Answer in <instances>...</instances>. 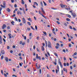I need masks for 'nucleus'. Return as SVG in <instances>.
<instances>
[{"label": "nucleus", "instance_id": "5701e85b", "mask_svg": "<svg viewBox=\"0 0 77 77\" xmlns=\"http://www.w3.org/2000/svg\"><path fill=\"white\" fill-rule=\"evenodd\" d=\"M40 5L42 7H43V3H42V2H40Z\"/></svg>", "mask_w": 77, "mask_h": 77}, {"label": "nucleus", "instance_id": "473e14b6", "mask_svg": "<svg viewBox=\"0 0 77 77\" xmlns=\"http://www.w3.org/2000/svg\"><path fill=\"white\" fill-rule=\"evenodd\" d=\"M31 28L33 30H35V29H34V28L32 26H31Z\"/></svg>", "mask_w": 77, "mask_h": 77}, {"label": "nucleus", "instance_id": "6e6d98bb", "mask_svg": "<svg viewBox=\"0 0 77 77\" xmlns=\"http://www.w3.org/2000/svg\"><path fill=\"white\" fill-rule=\"evenodd\" d=\"M12 76L13 77H17V76L16 75H13Z\"/></svg>", "mask_w": 77, "mask_h": 77}, {"label": "nucleus", "instance_id": "6ab92c4d", "mask_svg": "<svg viewBox=\"0 0 77 77\" xmlns=\"http://www.w3.org/2000/svg\"><path fill=\"white\" fill-rule=\"evenodd\" d=\"M8 36H9V38H10V39L12 38V37H11V36H12V35H11V34L10 33L9 34Z\"/></svg>", "mask_w": 77, "mask_h": 77}, {"label": "nucleus", "instance_id": "f3484780", "mask_svg": "<svg viewBox=\"0 0 77 77\" xmlns=\"http://www.w3.org/2000/svg\"><path fill=\"white\" fill-rule=\"evenodd\" d=\"M41 10H42V12H43V13H44V14H45V11H44V9H43V8L42 7L41 8Z\"/></svg>", "mask_w": 77, "mask_h": 77}, {"label": "nucleus", "instance_id": "b1692460", "mask_svg": "<svg viewBox=\"0 0 77 77\" xmlns=\"http://www.w3.org/2000/svg\"><path fill=\"white\" fill-rule=\"evenodd\" d=\"M66 16H67V17H68L69 18H71V16L69 14H66Z\"/></svg>", "mask_w": 77, "mask_h": 77}, {"label": "nucleus", "instance_id": "f03ea898", "mask_svg": "<svg viewBox=\"0 0 77 77\" xmlns=\"http://www.w3.org/2000/svg\"><path fill=\"white\" fill-rule=\"evenodd\" d=\"M3 5L2 4L1 5V7H2V8H5V7H6L5 6V5H6V2L5 1H4L3 2Z\"/></svg>", "mask_w": 77, "mask_h": 77}, {"label": "nucleus", "instance_id": "aec40b11", "mask_svg": "<svg viewBox=\"0 0 77 77\" xmlns=\"http://www.w3.org/2000/svg\"><path fill=\"white\" fill-rule=\"evenodd\" d=\"M42 50L43 51L45 50V49H44V47L43 46H42Z\"/></svg>", "mask_w": 77, "mask_h": 77}, {"label": "nucleus", "instance_id": "3c124183", "mask_svg": "<svg viewBox=\"0 0 77 77\" xmlns=\"http://www.w3.org/2000/svg\"><path fill=\"white\" fill-rule=\"evenodd\" d=\"M55 48L56 49H58V48H59V46H55Z\"/></svg>", "mask_w": 77, "mask_h": 77}, {"label": "nucleus", "instance_id": "f257e3e1", "mask_svg": "<svg viewBox=\"0 0 77 77\" xmlns=\"http://www.w3.org/2000/svg\"><path fill=\"white\" fill-rule=\"evenodd\" d=\"M48 46L49 48H51V42L50 41H48Z\"/></svg>", "mask_w": 77, "mask_h": 77}, {"label": "nucleus", "instance_id": "7c9ffc66", "mask_svg": "<svg viewBox=\"0 0 77 77\" xmlns=\"http://www.w3.org/2000/svg\"><path fill=\"white\" fill-rule=\"evenodd\" d=\"M69 28L71 30L72 29V26H69Z\"/></svg>", "mask_w": 77, "mask_h": 77}, {"label": "nucleus", "instance_id": "ddd939ff", "mask_svg": "<svg viewBox=\"0 0 77 77\" xmlns=\"http://www.w3.org/2000/svg\"><path fill=\"white\" fill-rule=\"evenodd\" d=\"M6 27V25L5 24H3V26H2V29H4Z\"/></svg>", "mask_w": 77, "mask_h": 77}, {"label": "nucleus", "instance_id": "0eeeda50", "mask_svg": "<svg viewBox=\"0 0 77 77\" xmlns=\"http://www.w3.org/2000/svg\"><path fill=\"white\" fill-rule=\"evenodd\" d=\"M36 68L37 69H40V68H41V65H40V64L39 65L38 67V63H36Z\"/></svg>", "mask_w": 77, "mask_h": 77}, {"label": "nucleus", "instance_id": "864d4df0", "mask_svg": "<svg viewBox=\"0 0 77 77\" xmlns=\"http://www.w3.org/2000/svg\"><path fill=\"white\" fill-rule=\"evenodd\" d=\"M57 23L58 24H60V22H59L58 21H57Z\"/></svg>", "mask_w": 77, "mask_h": 77}, {"label": "nucleus", "instance_id": "4d7b16f0", "mask_svg": "<svg viewBox=\"0 0 77 77\" xmlns=\"http://www.w3.org/2000/svg\"><path fill=\"white\" fill-rule=\"evenodd\" d=\"M69 12H70V13H71V14H73V13H72V11H69Z\"/></svg>", "mask_w": 77, "mask_h": 77}, {"label": "nucleus", "instance_id": "e2e57ef3", "mask_svg": "<svg viewBox=\"0 0 77 77\" xmlns=\"http://www.w3.org/2000/svg\"><path fill=\"white\" fill-rule=\"evenodd\" d=\"M9 46H7V49H8V50H9Z\"/></svg>", "mask_w": 77, "mask_h": 77}, {"label": "nucleus", "instance_id": "a18cd8bd", "mask_svg": "<svg viewBox=\"0 0 77 77\" xmlns=\"http://www.w3.org/2000/svg\"><path fill=\"white\" fill-rule=\"evenodd\" d=\"M35 28L36 30H38V27H37V26H35Z\"/></svg>", "mask_w": 77, "mask_h": 77}, {"label": "nucleus", "instance_id": "13d9d810", "mask_svg": "<svg viewBox=\"0 0 77 77\" xmlns=\"http://www.w3.org/2000/svg\"><path fill=\"white\" fill-rule=\"evenodd\" d=\"M73 29L75 31H76V29L75 28L73 27Z\"/></svg>", "mask_w": 77, "mask_h": 77}, {"label": "nucleus", "instance_id": "e433bc0d", "mask_svg": "<svg viewBox=\"0 0 77 77\" xmlns=\"http://www.w3.org/2000/svg\"><path fill=\"white\" fill-rule=\"evenodd\" d=\"M3 57H4V56L2 55L1 57V60H3Z\"/></svg>", "mask_w": 77, "mask_h": 77}, {"label": "nucleus", "instance_id": "bb28decb", "mask_svg": "<svg viewBox=\"0 0 77 77\" xmlns=\"http://www.w3.org/2000/svg\"><path fill=\"white\" fill-rule=\"evenodd\" d=\"M45 43L46 44V47H47V42L46 40H45Z\"/></svg>", "mask_w": 77, "mask_h": 77}, {"label": "nucleus", "instance_id": "9d476101", "mask_svg": "<svg viewBox=\"0 0 77 77\" xmlns=\"http://www.w3.org/2000/svg\"><path fill=\"white\" fill-rule=\"evenodd\" d=\"M71 14L73 18H75V17H76V14L75 13H72Z\"/></svg>", "mask_w": 77, "mask_h": 77}, {"label": "nucleus", "instance_id": "9b49d317", "mask_svg": "<svg viewBox=\"0 0 77 77\" xmlns=\"http://www.w3.org/2000/svg\"><path fill=\"white\" fill-rule=\"evenodd\" d=\"M1 53L2 55H3V54H5V51L2 50L1 51Z\"/></svg>", "mask_w": 77, "mask_h": 77}, {"label": "nucleus", "instance_id": "4be33fe9", "mask_svg": "<svg viewBox=\"0 0 77 77\" xmlns=\"http://www.w3.org/2000/svg\"><path fill=\"white\" fill-rule=\"evenodd\" d=\"M7 11H8V12H9L11 11V10H10V9H9V8H7Z\"/></svg>", "mask_w": 77, "mask_h": 77}, {"label": "nucleus", "instance_id": "dca6fc26", "mask_svg": "<svg viewBox=\"0 0 77 77\" xmlns=\"http://www.w3.org/2000/svg\"><path fill=\"white\" fill-rule=\"evenodd\" d=\"M0 42L1 44H2V36H1V35H0Z\"/></svg>", "mask_w": 77, "mask_h": 77}, {"label": "nucleus", "instance_id": "c85d7f7f", "mask_svg": "<svg viewBox=\"0 0 77 77\" xmlns=\"http://www.w3.org/2000/svg\"><path fill=\"white\" fill-rule=\"evenodd\" d=\"M5 60H6V62H8V57H5Z\"/></svg>", "mask_w": 77, "mask_h": 77}, {"label": "nucleus", "instance_id": "2f4dec72", "mask_svg": "<svg viewBox=\"0 0 77 77\" xmlns=\"http://www.w3.org/2000/svg\"><path fill=\"white\" fill-rule=\"evenodd\" d=\"M43 33L44 34V35H45V36H47V32H43Z\"/></svg>", "mask_w": 77, "mask_h": 77}, {"label": "nucleus", "instance_id": "39448f33", "mask_svg": "<svg viewBox=\"0 0 77 77\" xmlns=\"http://www.w3.org/2000/svg\"><path fill=\"white\" fill-rule=\"evenodd\" d=\"M38 13L40 15H42V17H44V18H45V19H46V20H47V18L46 17H45L43 14H42L41 13V11L39 10L38 11Z\"/></svg>", "mask_w": 77, "mask_h": 77}, {"label": "nucleus", "instance_id": "6e6552de", "mask_svg": "<svg viewBox=\"0 0 77 77\" xmlns=\"http://www.w3.org/2000/svg\"><path fill=\"white\" fill-rule=\"evenodd\" d=\"M36 59H38L39 60H41V57L39 56L38 57V54H36Z\"/></svg>", "mask_w": 77, "mask_h": 77}, {"label": "nucleus", "instance_id": "5fc2aeb1", "mask_svg": "<svg viewBox=\"0 0 77 77\" xmlns=\"http://www.w3.org/2000/svg\"><path fill=\"white\" fill-rule=\"evenodd\" d=\"M39 38H40V37L39 36L37 37L36 38L37 40H38V39H39Z\"/></svg>", "mask_w": 77, "mask_h": 77}, {"label": "nucleus", "instance_id": "20e7f679", "mask_svg": "<svg viewBox=\"0 0 77 77\" xmlns=\"http://www.w3.org/2000/svg\"><path fill=\"white\" fill-rule=\"evenodd\" d=\"M38 13L40 15H42V17H44V18H45V19H46V20H47V18L46 17H45L43 14H42L41 13V11L39 10L38 11Z\"/></svg>", "mask_w": 77, "mask_h": 77}, {"label": "nucleus", "instance_id": "774afa93", "mask_svg": "<svg viewBox=\"0 0 77 77\" xmlns=\"http://www.w3.org/2000/svg\"><path fill=\"white\" fill-rule=\"evenodd\" d=\"M66 66H69V63H66Z\"/></svg>", "mask_w": 77, "mask_h": 77}, {"label": "nucleus", "instance_id": "c9c22d12", "mask_svg": "<svg viewBox=\"0 0 77 77\" xmlns=\"http://www.w3.org/2000/svg\"><path fill=\"white\" fill-rule=\"evenodd\" d=\"M66 21H70V19L69 18H66Z\"/></svg>", "mask_w": 77, "mask_h": 77}, {"label": "nucleus", "instance_id": "69168bd1", "mask_svg": "<svg viewBox=\"0 0 77 77\" xmlns=\"http://www.w3.org/2000/svg\"><path fill=\"white\" fill-rule=\"evenodd\" d=\"M14 6L15 8H17V4H15Z\"/></svg>", "mask_w": 77, "mask_h": 77}, {"label": "nucleus", "instance_id": "423d86ee", "mask_svg": "<svg viewBox=\"0 0 77 77\" xmlns=\"http://www.w3.org/2000/svg\"><path fill=\"white\" fill-rule=\"evenodd\" d=\"M58 60L59 62L58 63H60L61 67L63 68V66H62V63H61V62H60V59L58 58Z\"/></svg>", "mask_w": 77, "mask_h": 77}, {"label": "nucleus", "instance_id": "680f3d73", "mask_svg": "<svg viewBox=\"0 0 77 77\" xmlns=\"http://www.w3.org/2000/svg\"><path fill=\"white\" fill-rule=\"evenodd\" d=\"M14 11H18V8H16L15 10H14Z\"/></svg>", "mask_w": 77, "mask_h": 77}, {"label": "nucleus", "instance_id": "4c0bfd02", "mask_svg": "<svg viewBox=\"0 0 77 77\" xmlns=\"http://www.w3.org/2000/svg\"><path fill=\"white\" fill-rule=\"evenodd\" d=\"M34 3H35V4H36L37 6H38V3H37V2H34Z\"/></svg>", "mask_w": 77, "mask_h": 77}, {"label": "nucleus", "instance_id": "4468645a", "mask_svg": "<svg viewBox=\"0 0 77 77\" xmlns=\"http://www.w3.org/2000/svg\"><path fill=\"white\" fill-rule=\"evenodd\" d=\"M60 6L62 8H65V5H63V4H60Z\"/></svg>", "mask_w": 77, "mask_h": 77}, {"label": "nucleus", "instance_id": "ea45409f", "mask_svg": "<svg viewBox=\"0 0 77 77\" xmlns=\"http://www.w3.org/2000/svg\"><path fill=\"white\" fill-rule=\"evenodd\" d=\"M15 15H16L15 14H14L13 15H12L11 16L12 17H15Z\"/></svg>", "mask_w": 77, "mask_h": 77}, {"label": "nucleus", "instance_id": "c756f323", "mask_svg": "<svg viewBox=\"0 0 77 77\" xmlns=\"http://www.w3.org/2000/svg\"><path fill=\"white\" fill-rule=\"evenodd\" d=\"M22 3L23 5H24V1L23 0H21Z\"/></svg>", "mask_w": 77, "mask_h": 77}, {"label": "nucleus", "instance_id": "09e8293b", "mask_svg": "<svg viewBox=\"0 0 77 77\" xmlns=\"http://www.w3.org/2000/svg\"><path fill=\"white\" fill-rule=\"evenodd\" d=\"M27 29L28 31L30 30V28H27Z\"/></svg>", "mask_w": 77, "mask_h": 77}, {"label": "nucleus", "instance_id": "7ed1b4c3", "mask_svg": "<svg viewBox=\"0 0 77 77\" xmlns=\"http://www.w3.org/2000/svg\"><path fill=\"white\" fill-rule=\"evenodd\" d=\"M38 13L40 15H42V17H44V18H45V19H46V20H47V18L46 17H45L43 14H42L41 13V11L39 10L38 11Z\"/></svg>", "mask_w": 77, "mask_h": 77}, {"label": "nucleus", "instance_id": "1a4fd4ad", "mask_svg": "<svg viewBox=\"0 0 77 77\" xmlns=\"http://www.w3.org/2000/svg\"><path fill=\"white\" fill-rule=\"evenodd\" d=\"M57 69H56V73L57 74L58 73V71H59V66H57Z\"/></svg>", "mask_w": 77, "mask_h": 77}, {"label": "nucleus", "instance_id": "37998d69", "mask_svg": "<svg viewBox=\"0 0 77 77\" xmlns=\"http://www.w3.org/2000/svg\"><path fill=\"white\" fill-rule=\"evenodd\" d=\"M43 2L44 3V5H45V6H47V4H46V3H45L44 1H43Z\"/></svg>", "mask_w": 77, "mask_h": 77}, {"label": "nucleus", "instance_id": "8fccbe9b", "mask_svg": "<svg viewBox=\"0 0 77 77\" xmlns=\"http://www.w3.org/2000/svg\"><path fill=\"white\" fill-rule=\"evenodd\" d=\"M40 74H41L42 73V72L41 71V69H40L39 70Z\"/></svg>", "mask_w": 77, "mask_h": 77}, {"label": "nucleus", "instance_id": "a878e982", "mask_svg": "<svg viewBox=\"0 0 77 77\" xmlns=\"http://www.w3.org/2000/svg\"><path fill=\"white\" fill-rule=\"evenodd\" d=\"M54 55L56 56L57 57V58H58V56L57 55V53H54Z\"/></svg>", "mask_w": 77, "mask_h": 77}, {"label": "nucleus", "instance_id": "338daca9", "mask_svg": "<svg viewBox=\"0 0 77 77\" xmlns=\"http://www.w3.org/2000/svg\"><path fill=\"white\" fill-rule=\"evenodd\" d=\"M74 55H75H75H77V52H75L74 54H73Z\"/></svg>", "mask_w": 77, "mask_h": 77}, {"label": "nucleus", "instance_id": "393cba45", "mask_svg": "<svg viewBox=\"0 0 77 77\" xmlns=\"http://www.w3.org/2000/svg\"><path fill=\"white\" fill-rule=\"evenodd\" d=\"M11 23L12 24V25L14 26V23H15V22H14V21H12L11 22Z\"/></svg>", "mask_w": 77, "mask_h": 77}, {"label": "nucleus", "instance_id": "f704fd0d", "mask_svg": "<svg viewBox=\"0 0 77 77\" xmlns=\"http://www.w3.org/2000/svg\"><path fill=\"white\" fill-rule=\"evenodd\" d=\"M14 19L16 20V21H18V19H17V18L16 17H14Z\"/></svg>", "mask_w": 77, "mask_h": 77}, {"label": "nucleus", "instance_id": "2eb2a0df", "mask_svg": "<svg viewBox=\"0 0 77 77\" xmlns=\"http://www.w3.org/2000/svg\"><path fill=\"white\" fill-rule=\"evenodd\" d=\"M17 14L18 15H19V14L20 15H21L22 14V13H21V12L19 11H17Z\"/></svg>", "mask_w": 77, "mask_h": 77}, {"label": "nucleus", "instance_id": "79ce46f5", "mask_svg": "<svg viewBox=\"0 0 77 77\" xmlns=\"http://www.w3.org/2000/svg\"><path fill=\"white\" fill-rule=\"evenodd\" d=\"M63 70H61V75H63Z\"/></svg>", "mask_w": 77, "mask_h": 77}, {"label": "nucleus", "instance_id": "bf43d9fd", "mask_svg": "<svg viewBox=\"0 0 77 77\" xmlns=\"http://www.w3.org/2000/svg\"><path fill=\"white\" fill-rule=\"evenodd\" d=\"M4 75L5 77H7V75L5 73H4Z\"/></svg>", "mask_w": 77, "mask_h": 77}, {"label": "nucleus", "instance_id": "603ef678", "mask_svg": "<svg viewBox=\"0 0 77 77\" xmlns=\"http://www.w3.org/2000/svg\"><path fill=\"white\" fill-rule=\"evenodd\" d=\"M47 53L48 54V55L49 56H50V53L48 52H47Z\"/></svg>", "mask_w": 77, "mask_h": 77}, {"label": "nucleus", "instance_id": "a211bd4d", "mask_svg": "<svg viewBox=\"0 0 77 77\" xmlns=\"http://www.w3.org/2000/svg\"><path fill=\"white\" fill-rule=\"evenodd\" d=\"M63 70L64 71H66V73H67V69H66V68H64L63 69Z\"/></svg>", "mask_w": 77, "mask_h": 77}, {"label": "nucleus", "instance_id": "0e129e2a", "mask_svg": "<svg viewBox=\"0 0 77 77\" xmlns=\"http://www.w3.org/2000/svg\"><path fill=\"white\" fill-rule=\"evenodd\" d=\"M69 47H71V44H69Z\"/></svg>", "mask_w": 77, "mask_h": 77}, {"label": "nucleus", "instance_id": "58836bf2", "mask_svg": "<svg viewBox=\"0 0 77 77\" xmlns=\"http://www.w3.org/2000/svg\"><path fill=\"white\" fill-rule=\"evenodd\" d=\"M26 44V43L25 42H23L22 43V45H24Z\"/></svg>", "mask_w": 77, "mask_h": 77}, {"label": "nucleus", "instance_id": "a19ab883", "mask_svg": "<svg viewBox=\"0 0 77 77\" xmlns=\"http://www.w3.org/2000/svg\"><path fill=\"white\" fill-rule=\"evenodd\" d=\"M64 26H68L67 25V24H66V23H64Z\"/></svg>", "mask_w": 77, "mask_h": 77}, {"label": "nucleus", "instance_id": "412c9836", "mask_svg": "<svg viewBox=\"0 0 77 77\" xmlns=\"http://www.w3.org/2000/svg\"><path fill=\"white\" fill-rule=\"evenodd\" d=\"M28 20L30 22H32V19H31L30 18H29V19H28Z\"/></svg>", "mask_w": 77, "mask_h": 77}, {"label": "nucleus", "instance_id": "72a5a7b5", "mask_svg": "<svg viewBox=\"0 0 77 77\" xmlns=\"http://www.w3.org/2000/svg\"><path fill=\"white\" fill-rule=\"evenodd\" d=\"M27 24L29 26H30L31 25V24L29 22H27Z\"/></svg>", "mask_w": 77, "mask_h": 77}, {"label": "nucleus", "instance_id": "de8ad7c7", "mask_svg": "<svg viewBox=\"0 0 77 77\" xmlns=\"http://www.w3.org/2000/svg\"><path fill=\"white\" fill-rule=\"evenodd\" d=\"M11 3H14L15 1H14V0H11Z\"/></svg>", "mask_w": 77, "mask_h": 77}, {"label": "nucleus", "instance_id": "c03bdc74", "mask_svg": "<svg viewBox=\"0 0 77 77\" xmlns=\"http://www.w3.org/2000/svg\"><path fill=\"white\" fill-rule=\"evenodd\" d=\"M22 43H23V42H22V41H20L19 43L20 44V45L22 44Z\"/></svg>", "mask_w": 77, "mask_h": 77}, {"label": "nucleus", "instance_id": "052dcab7", "mask_svg": "<svg viewBox=\"0 0 77 77\" xmlns=\"http://www.w3.org/2000/svg\"><path fill=\"white\" fill-rule=\"evenodd\" d=\"M7 29H10V26H8L7 27Z\"/></svg>", "mask_w": 77, "mask_h": 77}, {"label": "nucleus", "instance_id": "cd10ccee", "mask_svg": "<svg viewBox=\"0 0 77 77\" xmlns=\"http://www.w3.org/2000/svg\"><path fill=\"white\" fill-rule=\"evenodd\" d=\"M47 77H51V76H50V75L49 74H47Z\"/></svg>", "mask_w": 77, "mask_h": 77}, {"label": "nucleus", "instance_id": "49530a36", "mask_svg": "<svg viewBox=\"0 0 77 77\" xmlns=\"http://www.w3.org/2000/svg\"><path fill=\"white\" fill-rule=\"evenodd\" d=\"M63 65L64 66H66V63H64Z\"/></svg>", "mask_w": 77, "mask_h": 77}, {"label": "nucleus", "instance_id": "f8f14e48", "mask_svg": "<svg viewBox=\"0 0 77 77\" xmlns=\"http://www.w3.org/2000/svg\"><path fill=\"white\" fill-rule=\"evenodd\" d=\"M23 20V24H25V23H26V20H25V19L24 18H22Z\"/></svg>", "mask_w": 77, "mask_h": 77}]
</instances>
